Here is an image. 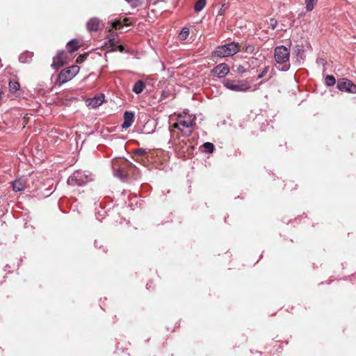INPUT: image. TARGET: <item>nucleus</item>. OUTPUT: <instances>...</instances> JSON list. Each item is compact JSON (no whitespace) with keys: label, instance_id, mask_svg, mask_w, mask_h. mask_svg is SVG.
<instances>
[{"label":"nucleus","instance_id":"f257e3e1","mask_svg":"<svg viewBox=\"0 0 356 356\" xmlns=\"http://www.w3.org/2000/svg\"><path fill=\"white\" fill-rule=\"evenodd\" d=\"M195 118L191 115H189L186 113H184L183 114L179 115H173L170 117V121L172 122L173 121H176L172 125L171 132L173 135L175 134V129H177L184 133L185 135H188L191 134V131H184L180 128V126L184 127H191L193 125Z\"/></svg>","mask_w":356,"mask_h":356},{"label":"nucleus","instance_id":"f03ea898","mask_svg":"<svg viewBox=\"0 0 356 356\" xmlns=\"http://www.w3.org/2000/svg\"><path fill=\"white\" fill-rule=\"evenodd\" d=\"M241 49V46L238 43H230L227 45L218 47L214 54L216 56L225 57L234 55Z\"/></svg>","mask_w":356,"mask_h":356},{"label":"nucleus","instance_id":"7ed1b4c3","mask_svg":"<svg viewBox=\"0 0 356 356\" xmlns=\"http://www.w3.org/2000/svg\"><path fill=\"white\" fill-rule=\"evenodd\" d=\"M154 156V154L152 152H147L143 149H137L134 152V158L137 161L147 165L149 161V159H152Z\"/></svg>","mask_w":356,"mask_h":356},{"label":"nucleus","instance_id":"20e7f679","mask_svg":"<svg viewBox=\"0 0 356 356\" xmlns=\"http://www.w3.org/2000/svg\"><path fill=\"white\" fill-rule=\"evenodd\" d=\"M79 71L77 65H72L70 68L65 69L60 72L58 79L60 83H65L72 79Z\"/></svg>","mask_w":356,"mask_h":356},{"label":"nucleus","instance_id":"39448f33","mask_svg":"<svg viewBox=\"0 0 356 356\" xmlns=\"http://www.w3.org/2000/svg\"><path fill=\"white\" fill-rule=\"evenodd\" d=\"M129 163L124 159H115L113 162V167L115 170L118 171V176L123 177L127 175V168L129 166Z\"/></svg>","mask_w":356,"mask_h":356},{"label":"nucleus","instance_id":"423d86ee","mask_svg":"<svg viewBox=\"0 0 356 356\" xmlns=\"http://www.w3.org/2000/svg\"><path fill=\"white\" fill-rule=\"evenodd\" d=\"M289 51L285 47H279L275 50V58L277 63H285L289 60Z\"/></svg>","mask_w":356,"mask_h":356},{"label":"nucleus","instance_id":"0eeeda50","mask_svg":"<svg viewBox=\"0 0 356 356\" xmlns=\"http://www.w3.org/2000/svg\"><path fill=\"white\" fill-rule=\"evenodd\" d=\"M337 88L342 91H347L351 93L356 92V86L349 80L342 79L338 81Z\"/></svg>","mask_w":356,"mask_h":356},{"label":"nucleus","instance_id":"6e6552de","mask_svg":"<svg viewBox=\"0 0 356 356\" xmlns=\"http://www.w3.org/2000/svg\"><path fill=\"white\" fill-rule=\"evenodd\" d=\"M229 67L226 64L222 63L216 67L212 72L214 75L219 77H223L229 72Z\"/></svg>","mask_w":356,"mask_h":356},{"label":"nucleus","instance_id":"1a4fd4ad","mask_svg":"<svg viewBox=\"0 0 356 356\" xmlns=\"http://www.w3.org/2000/svg\"><path fill=\"white\" fill-rule=\"evenodd\" d=\"M225 86L232 90L236 91H244L248 88V86L242 83H236L232 81H227L225 82Z\"/></svg>","mask_w":356,"mask_h":356},{"label":"nucleus","instance_id":"9d476101","mask_svg":"<svg viewBox=\"0 0 356 356\" xmlns=\"http://www.w3.org/2000/svg\"><path fill=\"white\" fill-rule=\"evenodd\" d=\"M104 102V95H99L92 99H89L87 100V105L92 107H96L102 104Z\"/></svg>","mask_w":356,"mask_h":356},{"label":"nucleus","instance_id":"9b49d317","mask_svg":"<svg viewBox=\"0 0 356 356\" xmlns=\"http://www.w3.org/2000/svg\"><path fill=\"white\" fill-rule=\"evenodd\" d=\"M66 60L65 53L62 51L57 54V56L54 58L53 65L56 67H60L63 65Z\"/></svg>","mask_w":356,"mask_h":356},{"label":"nucleus","instance_id":"f8f14e48","mask_svg":"<svg viewBox=\"0 0 356 356\" xmlns=\"http://www.w3.org/2000/svg\"><path fill=\"white\" fill-rule=\"evenodd\" d=\"M134 116L132 113L126 112L124 116V123L122 124V127L124 129L129 128L134 122Z\"/></svg>","mask_w":356,"mask_h":356},{"label":"nucleus","instance_id":"ddd939ff","mask_svg":"<svg viewBox=\"0 0 356 356\" xmlns=\"http://www.w3.org/2000/svg\"><path fill=\"white\" fill-rule=\"evenodd\" d=\"M81 45V42L79 40H73L67 43V49L70 52H73L77 50Z\"/></svg>","mask_w":356,"mask_h":356},{"label":"nucleus","instance_id":"4468645a","mask_svg":"<svg viewBox=\"0 0 356 356\" xmlns=\"http://www.w3.org/2000/svg\"><path fill=\"white\" fill-rule=\"evenodd\" d=\"M144 88L145 83L142 81H138L135 83L133 91L136 94H139L143 90Z\"/></svg>","mask_w":356,"mask_h":356},{"label":"nucleus","instance_id":"2eb2a0df","mask_svg":"<svg viewBox=\"0 0 356 356\" xmlns=\"http://www.w3.org/2000/svg\"><path fill=\"white\" fill-rule=\"evenodd\" d=\"M207 0H197L195 3L194 9L197 12L201 11L205 6Z\"/></svg>","mask_w":356,"mask_h":356},{"label":"nucleus","instance_id":"dca6fc26","mask_svg":"<svg viewBox=\"0 0 356 356\" xmlns=\"http://www.w3.org/2000/svg\"><path fill=\"white\" fill-rule=\"evenodd\" d=\"M13 188L15 191H20L24 188V184L22 180H17L13 183Z\"/></svg>","mask_w":356,"mask_h":356},{"label":"nucleus","instance_id":"f3484780","mask_svg":"<svg viewBox=\"0 0 356 356\" xmlns=\"http://www.w3.org/2000/svg\"><path fill=\"white\" fill-rule=\"evenodd\" d=\"M317 0H305L306 8L307 10H312L314 5L316 3Z\"/></svg>","mask_w":356,"mask_h":356},{"label":"nucleus","instance_id":"a211bd4d","mask_svg":"<svg viewBox=\"0 0 356 356\" xmlns=\"http://www.w3.org/2000/svg\"><path fill=\"white\" fill-rule=\"evenodd\" d=\"M9 88L11 92H15L19 90V84L16 81H10L9 83Z\"/></svg>","mask_w":356,"mask_h":356},{"label":"nucleus","instance_id":"6ab92c4d","mask_svg":"<svg viewBox=\"0 0 356 356\" xmlns=\"http://www.w3.org/2000/svg\"><path fill=\"white\" fill-rule=\"evenodd\" d=\"M188 34H189V29L187 27H184V28H183V29L181 30V31L179 34V38L181 40H185L187 38Z\"/></svg>","mask_w":356,"mask_h":356},{"label":"nucleus","instance_id":"aec40b11","mask_svg":"<svg viewBox=\"0 0 356 356\" xmlns=\"http://www.w3.org/2000/svg\"><path fill=\"white\" fill-rule=\"evenodd\" d=\"M325 83L327 86H332L335 83V79L332 76H327L325 78Z\"/></svg>","mask_w":356,"mask_h":356},{"label":"nucleus","instance_id":"412c9836","mask_svg":"<svg viewBox=\"0 0 356 356\" xmlns=\"http://www.w3.org/2000/svg\"><path fill=\"white\" fill-rule=\"evenodd\" d=\"M108 22H114V23H116V22H127V19L126 17H124L122 18V17H119V18H114V19H111L108 21Z\"/></svg>","mask_w":356,"mask_h":356},{"label":"nucleus","instance_id":"4be33fe9","mask_svg":"<svg viewBox=\"0 0 356 356\" xmlns=\"http://www.w3.org/2000/svg\"><path fill=\"white\" fill-rule=\"evenodd\" d=\"M130 5L131 7L133 8H136L139 6L140 4V1L139 0H126Z\"/></svg>","mask_w":356,"mask_h":356},{"label":"nucleus","instance_id":"5701e85b","mask_svg":"<svg viewBox=\"0 0 356 356\" xmlns=\"http://www.w3.org/2000/svg\"><path fill=\"white\" fill-rule=\"evenodd\" d=\"M87 56H88V54H87L80 55V56L77 58V59H76V63H83V62L86 60V58Z\"/></svg>","mask_w":356,"mask_h":356},{"label":"nucleus","instance_id":"b1692460","mask_svg":"<svg viewBox=\"0 0 356 356\" xmlns=\"http://www.w3.org/2000/svg\"><path fill=\"white\" fill-rule=\"evenodd\" d=\"M204 146L205 149H207L208 151H209V152L213 151V145L211 143H204Z\"/></svg>","mask_w":356,"mask_h":356},{"label":"nucleus","instance_id":"393cba45","mask_svg":"<svg viewBox=\"0 0 356 356\" xmlns=\"http://www.w3.org/2000/svg\"><path fill=\"white\" fill-rule=\"evenodd\" d=\"M122 24H120V23H118V24H112V27L113 29H115V30H118V29H120L121 27H122Z\"/></svg>","mask_w":356,"mask_h":356},{"label":"nucleus","instance_id":"a878e982","mask_svg":"<svg viewBox=\"0 0 356 356\" xmlns=\"http://www.w3.org/2000/svg\"><path fill=\"white\" fill-rule=\"evenodd\" d=\"M118 49L120 51H124V47L122 45H120L118 46Z\"/></svg>","mask_w":356,"mask_h":356},{"label":"nucleus","instance_id":"bb28decb","mask_svg":"<svg viewBox=\"0 0 356 356\" xmlns=\"http://www.w3.org/2000/svg\"><path fill=\"white\" fill-rule=\"evenodd\" d=\"M253 51V47H247L246 49V51Z\"/></svg>","mask_w":356,"mask_h":356},{"label":"nucleus","instance_id":"cd10ccee","mask_svg":"<svg viewBox=\"0 0 356 356\" xmlns=\"http://www.w3.org/2000/svg\"><path fill=\"white\" fill-rule=\"evenodd\" d=\"M88 22L92 23V22H96L94 21V19H90Z\"/></svg>","mask_w":356,"mask_h":356}]
</instances>
